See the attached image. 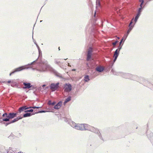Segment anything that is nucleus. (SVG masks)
<instances>
[{
	"mask_svg": "<svg viewBox=\"0 0 153 153\" xmlns=\"http://www.w3.org/2000/svg\"><path fill=\"white\" fill-rule=\"evenodd\" d=\"M127 35H127L125 34L124 35V36L121 39V42H120V45L118 49H117L114 52V62L116 60L118 56L120 50L121 48V46H120V45L122 41L123 40L124 41L126 39L127 36Z\"/></svg>",
	"mask_w": 153,
	"mask_h": 153,
	"instance_id": "f257e3e1",
	"label": "nucleus"
},
{
	"mask_svg": "<svg viewBox=\"0 0 153 153\" xmlns=\"http://www.w3.org/2000/svg\"><path fill=\"white\" fill-rule=\"evenodd\" d=\"M88 124H76L74 127L75 128L78 130H88L87 128L88 126Z\"/></svg>",
	"mask_w": 153,
	"mask_h": 153,
	"instance_id": "f03ea898",
	"label": "nucleus"
},
{
	"mask_svg": "<svg viewBox=\"0 0 153 153\" xmlns=\"http://www.w3.org/2000/svg\"><path fill=\"white\" fill-rule=\"evenodd\" d=\"M19 114V112H17L14 113H9L7 118L4 119H3V120L4 121H8L10 119H12L15 117H16L17 115Z\"/></svg>",
	"mask_w": 153,
	"mask_h": 153,
	"instance_id": "7ed1b4c3",
	"label": "nucleus"
},
{
	"mask_svg": "<svg viewBox=\"0 0 153 153\" xmlns=\"http://www.w3.org/2000/svg\"><path fill=\"white\" fill-rule=\"evenodd\" d=\"M59 83L58 82L56 83H53L51 84L50 88L52 91H55L57 90L59 87Z\"/></svg>",
	"mask_w": 153,
	"mask_h": 153,
	"instance_id": "20e7f679",
	"label": "nucleus"
},
{
	"mask_svg": "<svg viewBox=\"0 0 153 153\" xmlns=\"http://www.w3.org/2000/svg\"><path fill=\"white\" fill-rule=\"evenodd\" d=\"M64 91L66 92H69L71 91L72 89L71 85L69 84H65L64 85Z\"/></svg>",
	"mask_w": 153,
	"mask_h": 153,
	"instance_id": "39448f33",
	"label": "nucleus"
},
{
	"mask_svg": "<svg viewBox=\"0 0 153 153\" xmlns=\"http://www.w3.org/2000/svg\"><path fill=\"white\" fill-rule=\"evenodd\" d=\"M92 52V49L91 48H90L88 52L87 58V61H88L89 60L91 59V56Z\"/></svg>",
	"mask_w": 153,
	"mask_h": 153,
	"instance_id": "423d86ee",
	"label": "nucleus"
},
{
	"mask_svg": "<svg viewBox=\"0 0 153 153\" xmlns=\"http://www.w3.org/2000/svg\"><path fill=\"white\" fill-rule=\"evenodd\" d=\"M88 126L87 128H88V130H89V131H91L92 132L96 133V132H98V130L94 128V127L92 126H90L88 125Z\"/></svg>",
	"mask_w": 153,
	"mask_h": 153,
	"instance_id": "0eeeda50",
	"label": "nucleus"
},
{
	"mask_svg": "<svg viewBox=\"0 0 153 153\" xmlns=\"http://www.w3.org/2000/svg\"><path fill=\"white\" fill-rule=\"evenodd\" d=\"M29 108L27 107L26 106H24L19 108L18 109L19 113H20L23 111H25L26 109Z\"/></svg>",
	"mask_w": 153,
	"mask_h": 153,
	"instance_id": "6e6552de",
	"label": "nucleus"
},
{
	"mask_svg": "<svg viewBox=\"0 0 153 153\" xmlns=\"http://www.w3.org/2000/svg\"><path fill=\"white\" fill-rule=\"evenodd\" d=\"M62 104V102H60L54 106V108L56 109H59L61 108Z\"/></svg>",
	"mask_w": 153,
	"mask_h": 153,
	"instance_id": "1a4fd4ad",
	"label": "nucleus"
},
{
	"mask_svg": "<svg viewBox=\"0 0 153 153\" xmlns=\"http://www.w3.org/2000/svg\"><path fill=\"white\" fill-rule=\"evenodd\" d=\"M23 84L25 85V87H23L24 88H29L31 87L30 83H26L24 82L23 83Z\"/></svg>",
	"mask_w": 153,
	"mask_h": 153,
	"instance_id": "9d476101",
	"label": "nucleus"
},
{
	"mask_svg": "<svg viewBox=\"0 0 153 153\" xmlns=\"http://www.w3.org/2000/svg\"><path fill=\"white\" fill-rule=\"evenodd\" d=\"M25 68V66H21L20 67H19L18 68H16L15 70V72H17V71H21L23 69H24Z\"/></svg>",
	"mask_w": 153,
	"mask_h": 153,
	"instance_id": "9b49d317",
	"label": "nucleus"
},
{
	"mask_svg": "<svg viewBox=\"0 0 153 153\" xmlns=\"http://www.w3.org/2000/svg\"><path fill=\"white\" fill-rule=\"evenodd\" d=\"M96 70L99 72H101L104 70L103 68L102 67H98L96 68Z\"/></svg>",
	"mask_w": 153,
	"mask_h": 153,
	"instance_id": "f8f14e48",
	"label": "nucleus"
},
{
	"mask_svg": "<svg viewBox=\"0 0 153 153\" xmlns=\"http://www.w3.org/2000/svg\"><path fill=\"white\" fill-rule=\"evenodd\" d=\"M21 119V118H16L14 119L11 122H10L9 123L6 124V126H7L10 123H14L15 122H16L18 121L19 120Z\"/></svg>",
	"mask_w": 153,
	"mask_h": 153,
	"instance_id": "ddd939ff",
	"label": "nucleus"
},
{
	"mask_svg": "<svg viewBox=\"0 0 153 153\" xmlns=\"http://www.w3.org/2000/svg\"><path fill=\"white\" fill-rule=\"evenodd\" d=\"M71 97H69L65 100V102H64V105H65L69 101L71 100Z\"/></svg>",
	"mask_w": 153,
	"mask_h": 153,
	"instance_id": "4468645a",
	"label": "nucleus"
},
{
	"mask_svg": "<svg viewBox=\"0 0 153 153\" xmlns=\"http://www.w3.org/2000/svg\"><path fill=\"white\" fill-rule=\"evenodd\" d=\"M84 80L86 82L89 80V76L88 75H86L85 76Z\"/></svg>",
	"mask_w": 153,
	"mask_h": 153,
	"instance_id": "2eb2a0df",
	"label": "nucleus"
},
{
	"mask_svg": "<svg viewBox=\"0 0 153 153\" xmlns=\"http://www.w3.org/2000/svg\"><path fill=\"white\" fill-rule=\"evenodd\" d=\"M132 22H131L129 24V26L130 27V29L128 30L127 34H128L130 32L132 28V27L131 26V24H132Z\"/></svg>",
	"mask_w": 153,
	"mask_h": 153,
	"instance_id": "dca6fc26",
	"label": "nucleus"
},
{
	"mask_svg": "<svg viewBox=\"0 0 153 153\" xmlns=\"http://www.w3.org/2000/svg\"><path fill=\"white\" fill-rule=\"evenodd\" d=\"M31 116V114L30 113H27L24 114L23 117H30Z\"/></svg>",
	"mask_w": 153,
	"mask_h": 153,
	"instance_id": "f3484780",
	"label": "nucleus"
},
{
	"mask_svg": "<svg viewBox=\"0 0 153 153\" xmlns=\"http://www.w3.org/2000/svg\"><path fill=\"white\" fill-rule=\"evenodd\" d=\"M56 104V102H52L51 101V100H49L48 102V104L49 105H54Z\"/></svg>",
	"mask_w": 153,
	"mask_h": 153,
	"instance_id": "a211bd4d",
	"label": "nucleus"
},
{
	"mask_svg": "<svg viewBox=\"0 0 153 153\" xmlns=\"http://www.w3.org/2000/svg\"><path fill=\"white\" fill-rule=\"evenodd\" d=\"M140 13H139L137 14V16H136V17L135 18V19H134V21H135V22H136L137 21L138 17L140 16Z\"/></svg>",
	"mask_w": 153,
	"mask_h": 153,
	"instance_id": "6ab92c4d",
	"label": "nucleus"
},
{
	"mask_svg": "<svg viewBox=\"0 0 153 153\" xmlns=\"http://www.w3.org/2000/svg\"><path fill=\"white\" fill-rule=\"evenodd\" d=\"M8 114L7 113H5L3 114L2 116L3 117H7H7L8 116Z\"/></svg>",
	"mask_w": 153,
	"mask_h": 153,
	"instance_id": "aec40b11",
	"label": "nucleus"
},
{
	"mask_svg": "<svg viewBox=\"0 0 153 153\" xmlns=\"http://www.w3.org/2000/svg\"><path fill=\"white\" fill-rule=\"evenodd\" d=\"M33 111V110L32 109H31L30 110L25 111V112H32Z\"/></svg>",
	"mask_w": 153,
	"mask_h": 153,
	"instance_id": "412c9836",
	"label": "nucleus"
},
{
	"mask_svg": "<svg viewBox=\"0 0 153 153\" xmlns=\"http://www.w3.org/2000/svg\"><path fill=\"white\" fill-rule=\"evenodd\" d=\"M118 42V41H116L115 42H113L112 43V44L114 46H115L116 45V44Z\"/></svg>",
	"mask_w": 153,
	"mask_h": 153,
	"instance_id": "4be33fe9",
	"label": "nucleus"
},
{
	"mask_svg": "<svg viewBox=\"0 0 153 153\" xmlns=\"http://www.w3.org/2000/svg\"><path fill=\"white\" fill-rule=\"evenodd\" d=\"M143 3H141V4H140V6L141 8H139V10H140L141 9V8H142V5L143 4Z\"/></svg>",
	"mask_w": 153,
	"mask_h": 153,
	"instance_id": "5701e85b",
	"label": "nucleus"
},
{
	"mask_svg": "<svg viewBox=\"0 0 153 153\" xmlns=\"http://www.w3.org/2000/svg\"><path fill=\"white\" fill-rule=\"evenodd\" d=\"M48 111H41L39 112V113H42V112H47Z\"/></svg>",
	"mask_w": 153,
	"mask_h": 153,
	"instance_id": "b1692460",
	"label": "nucleus"
},
{
	"mask_svg": "<svg viewBox=\"0 0 153 153\" xmlns=\"http://www.w3.org/2000/svg\"><path fill=\"white\" fill-rule=\"evenodd\" d=\"M29 108H33L35 109V108H36V107L34 106V107H30Z\"/></svg>",
	"mask_w": 153,
	"mask_h": 153,
	"instance_id": "393cba45",
	"label": "nucleus"
},
{
	"mask_svg": "<svg viewBox=\"0 0 153 153\" xmlns=\"http://www.w3.org/2000/svg\"><path fill=\"white\" fill-rule=\"evenodd\" d=\"M139 1L140 2H141V3H143V2H144V1L143 0H139Z\"/></svg>",
	"mask_w": 153,
	"mask_h": 153,
	"instance_id": "a878e982",
	"label": "nucleus"
},
{
	"mask_svg": "<svg viewBox=\"0 0 153 153\" xmlns=\"http://www.w3.org/2000/svg\"><path fill=\"white\" fill-rule=\"evenodd\" d=\"M15 72V71H13V72H12L10 74V76L12 74H13V73H14Z\"/></svg>",
	"mask_w": 153,
	"mask_h": 153,
	"instance_id": "bb28decb",
	"label": "nucleus"
},
{
	"mask_svg": "<svg viewBox=\"0 0 153 153\" xmlns=\"http://www.w3.org/2000/svg\"><path fill=\"white\" fill-rule=\"evenodd\" d=\"M11 82V81L10 80H9V81H8L7 82L8 83H10Z\"/></svg>",
	"mask_w": 153,
	"mask_h": 153,
	"instance_id": "cd10ccee",
	"label": "nucleus"
},
{
	"mask_svg": "<svg viewBox=\"0 0 153 153\" xmlns=\"http://www.w3.org/2000/svg\"><path fill=\"white\" fill-rule=\"evenodd\" d=\"M17 118H21V119H22L23 117H21V116H19V117H17Z\"/></svg>",
	"mask_w": 153,
	"mask_h": 153,
	"instance_id": "c85d7f7f",
	"label": "nucleus"
},
{
	"mask_svg": "<svg viewBox=\"0 0 153 153\" xmlns=\"http://www.w3.org/2000/svg\"><path fill=\"white\" fill-rule=\"evenodd\" d=\"M40 108V107H36V108L38 109V108Z\"/></svg>",
	"mask_w": 153,
	"mask_h": 153,
	"instance_id": "c756f323",
	"label": "nucleus"
},
{
	"mask_svg": "<svg viewBox=\"0 0 153 153\" xmlns=\"http://www.w3.org/2000/svg\"><path fill=\"white\" fill-rule=\"evenodd\" d=\"M95 15H96V12H95V13H94V16H95Z\"/></svg>",
	"mask_w": 153,
	"mask_h": 153,
	"instance_id": "7c9ffc66",
	"label": "nucleus"
},
{
	"mask_svg": "<svg viewBox=\"0 0 153 153\" xmlns=\"http://www.w3.org/2000/svg\"><path fill=\"white\" fill-rule=\"evenodd\" d=\"M18 153H23V152H18Z\"/></svg>",
	"mask_w": 153,
	"mask_h": 153,
	"instance_id": "2f4dec72",
	"label": "nucleus"
},
{
	"mask_svg": "<svg viewBox=\"0 0 153 153\" xmlns=\"http://www.w3.org/2000/svg\"><path fill=\"white\" fill-rule=\"evenodd\" d=\"M45 86V85H43V87H44V86Z\"/></svg>",
	"mask_w": 153,
	"mask_h": 153,
	"instance_id": "473e14b6",
	"label": "nucleus"
},
{
	"mask_svg": "<svg viewBox=\"0 0 153 153\" xmlns=\"http://www.w3.org/2000/svg\"><path fill=\"white\" fill-rule=\"evenodd\" d=\"M75 69H73V71H75Z\"/></svg>",
	"mask_w": 153,
	"mask_h": 153,
	"instance_id": "72a5a7b5",
	"label": "nucleus"
}]
</instances>
